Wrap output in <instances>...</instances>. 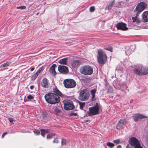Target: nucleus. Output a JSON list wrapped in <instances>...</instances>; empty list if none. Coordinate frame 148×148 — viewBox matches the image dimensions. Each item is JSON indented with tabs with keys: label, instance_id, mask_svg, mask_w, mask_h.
<instances>
[{
	"label": "nucleus",
	"instance_id": "nucleus-51",
	"mask_svg": "<svg viewBox=\"0 0 148 148\" xmlns=\"http://www.w3.org/2000/svg\"><path fill=\"white\" fill-rule=\"evenodd\" d=\"M127 148H128L127 146Z\"/></svg>",
	"mask_w": 148,
	"mask_h": 148
},
{
	"label": "nucleus",
	"instance_id": "nucleus-34",
	"mask_svg": "<svg viewBox=\"0 0 148 148\" xmlns=\"http://www.w3.org/2000/svg\"><path fill=\"white\" fill-rule=\"evenodd\" d=\"M120 140L119 139H118L116 140H113V142L114 143L118 144L120 143Z\"/></svg>",
	"mask_w": 148,
	"mask_h": 148
},
{
	"label": "nucleus",
	"instance_id": "nucleus-48",
	"mask_svg": "<svg viewBox=\"0 0 148 148\" xmlns=\"http://www.w3.org/2000/svg\"><path fill=\"white\" fill-rule=\"evenodd\" d=\"M34 68L33 67H31L30 68V71H34Z\"/></svg>",
	"mask_w": 148,
	"mask_h": 148
},
{
	"label": "nucleus",
	"instance_id": "nucleus-49",
	"mask_svg": "<svg viewBox=\"0 0 148 148\" xmlns=\"http://www.w3.org/2000/svg\"><path fill=\"white\" fill-rule=\"evenodd\" d=\"M34 86H30V88L31 89H32L34 88Z\"/></svg>",
	"mask_w": 148,
	"mask_h": 148
},
{
	"label": "nucleus",
	"instance_id": "nucleus-45",
	"mask_svg": "<svg viewBox=\"0 0 148 148\" xmlns=\"http://www.w3.org/2000/svg\"><path fill=\"white\" fill-rule=\"evenodd\" d=\"M8 120L10 121V122H12L14 121V119L12 118H9Z\"/></svg>",
	"mask_w": 148,
	"mask_h": 148
},
{
	"label": "nucleus",
	"instance_id": "nucleus-13",
	"mask_svg": "<svg viewBox=\"0 0 148 148\" xmlns=\"http://www.w3.org/2000/svg\"><path fill=\"white\" fill-rule=\"evenodd\" d=\"M126 123V121L125 119H121L119 121L116 126V129L118 130H120L123 129Z\"/></svg>",
	"mask_w": 148,
	"mask_h": 148
},
{
	"label": "nucleus",
	"instance_id": "nucleus-24",
	"mask_svg": "<svg viewBox=\"0 0 148 148\" xmlns=\"http://www.w3.org/2000/svg\"><path fill=\"white\" fill-rule=\"evenodd\" d=\"M38 74L36 73L34 74L31 77V79L32 80H34L36 79L38 76Z\"/></svg>",
	"mask_w": 148,
	"mask_h": 148
},
{
	"label": "nucleus",
	"instance_id": "nucleus-20",
	"mask_svg": "<svg viewBox=\"0 0 148 148\" xmlns=\"http://www.w3.org/2000/svg\"><path fill=\"white\" fill-rule=\"evenodd\" d=\"M115 0H112L106 7V10H109L111 9L115 2Z\"/></svg>",
	"mask_w": 148,
	"mask_h": 148
},
{
	"label": "nucleus",
	"instance_id": "nucleus-8",
	"mask_svg": "<svg viewBox=\"0 0 148 148\" xmlns=\"http://www.w3.org/2000/svg\"><path fill=\"white\" fill-rule=\"evenodd\" d=\"M130 143V145L134 147V148H143L140 145L139 141L134 137H131Z\"/></svg>",
	"mask_w": 148,
	"mask_h": 148
},
{
	"label": "nucleus",
	"instance_id": "nucleus-10",
	"mask_svg": "<svg viewBox=\"0 0 148 148\" xmlns=\"http://www.w3.org/2000/svg\"><path fill=\"white\" fill-rule=\"evenodd\" d=\"M126 25V24L123 22L119 23L116 25V27L118 30L125 31L128 29Z\"/></svg>",
	"mask_w": 148,
	"mask_h": 148
},
{
	"label": "nucleus",
	"instance_id": "nucleus-37",
	"mask_svg": "<svg viewBox=\"0 0 148 148\" xmlns=\"http://www.w3.org/2000/svg\"><path fill=\"white\" fill-rule=\"evenodd\" d=\"M34 98V96L31 95H29L27 96V99H33Z\"/></svg>",
	"mask_w": 148,
	"mask_h": 148
},
{
	"label": "nucleus",
	"instance_id": "nucleus-16",
	"mask_svg": "<svg viewBox=\"0 0 148 148\" xmlns=\"http://www.w3.org/2000/svg\"><path fill=\"white\" fill-rule=\"evenodd\" d=\"M41 85L43 87L48 88L49 86V83L47 79L44 77L42 80L41 82Z\"/></svg>",
	"mask_w": 148,
	"mask_h": 148
},
{
	"label": "nucleus",
	"instance_id": "nucleus-46",
	"mask_svg": "<svg viewBox=\"0 0 148 148\" xmlns=\"http://www.w3.org/2000/svg\"><path fill=\"white\" fill-rule=\"evenodd\" d=\"M7 134H8V133L7 132H5L3 133V134L2 136V138H3L4 137V136L5 135Z\"/></svg>",
	"mask_w": 148,
	"mask_h": 148
},
{
	"label": "nucleus",
	"instance_id": "nucleus-38",
	"mask_svg": "<svg viewBox=\"0 0 148 148\" xmlns=\"http://www.w3.org/2000/svg\"><path fill=\"white\" fill-rule=\"evenodd\" d=\"M113 92V88L110 86L108 88V92Z\"/></svg>",
	"mask_w": 148,
	"mask_h": 148
},
{
	"label": "nucleus",
	"instance_id": "nucleus-41",
	"mask_svg": "<svg viewBox=\"0 0 148 148\" xmlns=\"http://www.w3.org/2000/svg\"><path fill=\"white\" fill-rule=\"evenodd\" d=\"M125 52L126 53L127 55H130L131 53V51L130 50H128L125 51Z\"/></svg>",
	"mask_w": 148,
	"mask_h": 148
},
{
	"label": "nucleus",
	"instance_id": "nucleus-23",
	"mask_svg": "<svg viewBox=\"0 0 148 148\" xmlns=\"http://www.w3.org/2000/svg\"><path fill=\"white\" fill-rule=\"evenodd\" d=\"M11 63V62H8L2 64L0 66V68L7 67L9 66Z\"/></svg>",
	"mask_w": 148,
	"mask_h": 148
},
{
	"label": "nucleus",
	"instance_id": "nucleus-52",
	"mask_svg": "<svg viewBox=\"0 0 148 148\" xmlns=\"http://www.w3.org/2000/svg\"><path fill=\"white\" fill-rule=\"evenodd\" d=\"M147 139H148V137H147Z\"/></svg>",
	"mask_w": 148,
	"mask_h": 148
},
{
	"label": "nucleus",
	"instance_id": "nucleus-42",
	"mask_svg": "<svg viewBox=\"0 0 148 148\" xmlns=\"http://www.w3.org/2000/svg\"><path fill=\"white\" fill-rule=\"evenodd\" d=\"M104 49H105L110 51L111 52H112V48H105Z\"/></svg>",
	"mask_w": 148,
	"mask_h": 148
},
{
	"label": "nucleus",
	"instance_id": "nucleus-15",
	"mask_svg": "<svg viewBox=\"0 0 148 148\" xmlns=\"http://www.w3.org/2000/svg\"><path fill=\"white\" fill-rule=\"evenodd\" d=\"M57 66L56 64H53L50 67L49 71L50 73L54 76L56 75L57 73L55 71V68Z\"/></svg>",
	"mask_w": 148,
	"mask_h": 148
},
{
	"label": "nucleus",
	"instance_id": "nucleus-12",
	"mask_svg": "<svg viewBox=\"0 0 148 148\" xmlns=\"http://www.w3.org/2000/svg\"><path fill=\"white\" fill-rule=\"evenodd\" d=\"M58 69L60 73L64 74H66L69 72L68 68L66 66L59 65L58 66Z\"/></svg>",
	"mask_w": 148,
	"mask_h": 148
},
{
	"label": "nucleus",
	"instance_id": "nucleus-4",
	"mask_svg": "<svg viewBox=\"0 0 148 148\" xmlns=\"http://www.w3.org/2000/svg\"><path fill=\"white\" fill-rule=\"evenodd\" d=\"M135 74L139 76L144 75L148 74V67L140 66L133 69Z\"/></svg>",
	"mask_w": 148,
	"mask_h": 148
},
{
	"label": "nucleus",
	"instance_id": "nucleus-9",
	"mask_svg": "<svg viewBox=\"0 0 148 148\" xmlns=\"http://www.w3.org/2000/svg\"><path fill=\"white\" fill-rule=\"evenodd\" d=\"M147 6L146 4L144 2H140L138 4L134 11L137 12V13L139 14L145 9Z\"/></svg>",
	"mask_w": 148,
	"mask_h": 148
},
{
	"label": "nucleus",
	"instance_id": "nucleus-6",
	"mask_svg": "<svg viewBox=\"0 0 148 148\" xmlns=\"http://www.w3.org/2000/svg\"><path fill=\"white\" fill-rule=\"evenodd\" d=\"M64 86L67 88H72L75 87L76 83L75 81L72 79H68L64 80L63 82Z\"/></svg>",
	"mask_w": 148,
	"mask_h": 148
},
{
	"label": "nucleus",
	"instance_id": "nucleus-28",
	"mask_svg": "<svg viewBox=\"0 0 148 148\" xmlns=\"http://www.w3.org/2000/svg\"><path fill=\"white\" fill-rule=\"evenodd\" d=\"M106 145L108 146L110 148H112L114 146V143L110 142L107 143Z\"/></svg>",
	"mask_w": 148,
	"mask_h": 148
},
{
	"label": "nucleus",
	"instance_id": "nucleus-7",
	"mask_svg": "<svg viewBox=\"0 0 148 148\" xmlns=\"http://www.w3.org/2000/svg\"><path fill=\"white\" fill-rule=\"evenodd\" d=\"M64 109L67 110H71L74 108L72 101L70 100H64L63 101Z\"/></svg>",
	"mask_w": 148,
	"mask_h": 148
},
{
	"label": "nucleus",
	"instance_id": "nucleus-36",
	"mask_svg": "<svg viewBox=\"0 0 148 148\" xmlns=\"http://www.w3.org/2000/svg\"><path fill=\"white\" fill-rule=\"evenodd\" d=\"M80 92H89L87 89H85L81 90Z\"/></svg>",
	"mask_w": 148,
	"mask_h": 148
},
{
	"label": "nucleus",
	"instance_id": "nucleus-21",
	"mask_svg": "<svg viewBox=\"0 0 148 148\" xmlns=\"http://www.w3.org/2000/svg\"><path fill=\"white\" fill-rule=\"evenodd\" d=\"M67 58H65L62 59L58 61V62L59 63L61 64H63L64 65H66L67 64Z\"/></svg>",
	"mask_w": 148,
	"mask_h": 148
},
{
	"label": "nucleus",
	"instance_id": "nucleus-22",
	"mask_svg": "<svg viewBox=\"0 0 148 148\" xmlns=\"http://www.w3.org/2000/svg\"><path fill=\"white\" fill-rule=\"evenodd\" d=\"M41 135L43 137L45 136V133H47L49 132V130L48 129H41L40 130Z\"/></svg>",
	"mask_w": 148,
	"mask_h": 148
},
{
	"label": "nucleus",
	"instance_id": "nucleus-35",
	"mask_svg": "<svg viewBox=\"0 0 148 148\" xmlns=\"http://www.w3.org/2000/svg\"><path fill=\"white\" fill-rule=\"evenodd\" d=\"M26 8V7L25 6H21L17 7L16 8L17 9H20L21 10L25 9Z\"/></svg>",
	"mask_w": 148,
	"mask_h": 148
},
{
	"label": "nucleus",
	"instance_id": "nucleus-11",
	"mask_svg": "<svg viewBox=\"0 0 148 148\" xmlns=\"http://www.w3.org/2000/svg\"><path fill=\"white\" fill-rule=\"evenodd\" d=\"M132 117L134 120L136 121H137L139 120L140 119L148 118V117H146L143 114H134L133 115Z\"/></svg>",
	"mask_w": 148,
	"mask_h": 148
},
{
	"label": "nucleus",
	"instance_id": "nucleus-17",
	"mask_svg": "<svg viewBox=\"0 0 148 148\" xmlns=\"http://www.w3.org/2000/svg\"><path fill=\"white\" fill-rule=\"evenodd\" d=\"M142 18L144 22H148V11L145 12L143 13Z\"/></svg>",
	"mask_w": 148,
	"mask_h": 148
},
{
	"label": "nucleus",
	"instance_id": "nucleus-2",
	"mask_svg": "<svg viewBox=\"0 0 148 148\" xmlns=\"http://www.w3.org/2000/svg\"><path fill=\"white\" fill-rule=\"evenodd\" d=\"M101 111V106L99 103H97L93 106L89 108V110L87 113L89 116H91L98 114Z\"/></svg>",
	"mask_w": 148,
	"mask_h": 148
},
{
	"label": "nucleus",
	"instance_id": "nucleus-3",
	"mask_svg": "<svg viewBox=\"0 0 148 148\" xmlns=\"http://www.w3.org/2000/svg\"><path fill=\"white\" fill-rule=\"evenodd\" d=\"M97 59L99 64L102 66L105 64L107 60L106 53L102 49H99L98 51Z\"/></svg>",
	"mask_w": 148,
	"mask_h": 148
},
{
	"label": "nucleus",
	"instance_id": "nucleus-26",
	"mask_svg": "<svg viewBox=\"0 0 148 148\" xmlns=\"http://www.w3.org/2000/svg\"><path fill=\"white\" fill-rule=\"evenodd\" d=\"M61 143L62 145H66L67 144L66 140L64 139H62Z\"/></svg>",
	"mask_w": 148,
	"mask_h": 148
},
{
	"label": "nucleus",
	"instance_id": "nucleus-27",
	"mask_svg": "<svg viewBox=\"0 0 148 148\" xmlns=\"http://www.w3.org/2000/svg\"><path fill=\"white\" fill-rule=\"evenodd\" d=\"M55 135V134L54 133H51V134H48L47 137V139H50L53 138V136H54Z\"/></svg>",
	"mask_w": 148,
	"mask_h": 148
},
{
	"label": "nucleus",
	"instance_id": "nucleus-47",
	"mask_svg": "<svg viewBox=\"0 0 148 148\" xmlns=\"http://www.w3.org/2000/svg\"><path fill=\"white\" fill-rule=\"evenodd\" d=\"M71 115L72 116H76L77 115V114L76 113H72L71 114Z\"/></svg>",
	"mask_w": 148,
	"mask_h": 148
},
{
	"label": "nucleus",
	"instance_id": "nucleus-18",
	"mask_svg": "<svg viewBox=\"0 0 148 148\" xmlns=\"http://www.w3.org/2000/svg\"><path fill=\"white\" fill-rule=\"evenodd\" d=\"M80 62L78 60H73L71 63V65L73 67L76 68L80 65Z\"/></svg>",
	"mask_w": 148,
	"mask_h": 148
},
{
	"label": "nucleus",
	"instance_id": "nucleus-50",
	"mask_svg": "<svg viewBox=\"0 0 148 148\" xmlns=\"http://www.w3.org/2000/svg\"><path fill=\"white\" fill-rule=\"evenodd\" d=\"M122 147L121 145H119L116 148H121Z\"/></svg>",
	"mask_w": 148,
	"mask_h": 148
},
{
	"label": "nucleus",
	"instance_id": "nucleus-39",
	"mask_svg": "<svg viewBox=\"0 0 148 148\" xmlns=\"http://www.w3.org/2000/svg\"><path fill=\"white\" fill-rule=\"evenodd\" d=\"M95 8L94 6H91L90 8V11L91 12H93L95 11Z\"/></svg>",
	"mask_w": 148,
	"mask_h": 148
},
{
	"label": "nucleus",
	"instance_id": "nucleus-1",
	"mask_svg": "<svg viewBox=\"0 0 148 148\" xmlns=\"http://www.w3.org/2000/svg\"><path fill=\"white\" fill-rule=\"evenodd\" d=\"M62 95V93H47L45 95V98L48 103L54 104L60 101V96Z\"/></svg>",
	"mask_w": 148,
	"mask_h": 148
},
{
	"label": "nucleus",
	"instance_id": "nucleus-40",
	"mask_svg": "<svg viewBox=\"0 0 148 148\" xmlns=\"http://www.w3.org/2000/svg\"><path fill=\"white\" fill-rule=\"evenodd\" d=\"M47 115L46 112H43L42 114V116L43 118H44Z\"/></svg>",
	"mask_w": 148,
	"mask_h": 148
},
{
	"label": "nucleus",
	"instance_id": "nucleus-29",
	"mask_svg": "<svg viewBox=\"0 0 148 148\" xmlns=\"http://www.w3.org/2000/svg\"><path fill=\"white\" fill-rule=\"evenodd\" d=\"M54 112L55 114H58L60 113L61 112V111L58 108H56L54 109Z\"/></svg>",
	"mask_w": 148,
	"mask_h": 148
},
{
	"label": "nucleus",
	"instance_id": "nucleus-33",
	"mask_svg": "<svg viewBox=\"0 0 148 148\" xmlns=\"http://www.w3.org/2000/svg\"><path fill=\"white\" fill-rule=\"evenodd\" d=\"M34 132L36 135H38L40 133V131L37 130H34L33 131Z\"/></svg>",
	"mask_w": 148,
	"mask_h": 148
},
{
	"label": "nucleus",
	"instance_id": "nucleus-43",
	"mask_svg": "<svg viewBox=\"0 0 148 148\" xmlns=\"http://www.w3.org/2000/svg\"><path fill=\"white\" fill-rule=\"evenodd\" d=\"M58 139L56 138H55L53 141V143H58Z\"/></svg>",
	"mask_w": 148,
	"mask_h": 148
},
{
	"label": "nucleus",
	"instance_id": "nucleus-44",
	"mask_svg": "<svg viewBox=\"0 0 148 148\" xmlns=\"http://www.w3.org/2000/svg\"><path fill=\"white\" fill-rule=\"evenodd\" d=\"M96 89L95 88H94L91 90V92H96Z\"/></svg>",
	"mask_w": 148,
	"mask_h": 148
},
{
	"label": "nucleus",
	"instance_id": "nucleus-31",
	"mask_svg": "<svg viewBox=\"0 0 148 148\" xmlns=\"http://www.w3.org/2000/svg\"><path fill=\"white\" fill-rule=\"evenodd\" d=\"M44 70L43 67L42 66L40 67L38 70L37 71L36 73L39 75V74L40 73V72L42 71H43Z\"/></svg>",
	"mask_w": 148,
	"mask_h": 148
},
{
	"label": "nucleus",
	"instance_id": "nucleus-19",
	"mask_svg": "<svg viewBox=\"0 0 148 148\" xmlns=\"http://www.w3.org/2000/svg\"><path fill=\"white\" fill-rule=\"evenodd\" d=\"M138 15L137 14L136 15L135 17H132L133 20V22L134 23L136 22L137 23H140V21L139 18L138 17Z\"/></svg>",
	"mask_w": 148,
	"mask_h": 148
},
{
	"label": "nucleus",
	"instance_id": "nucleus-30",
	"mask_svg": "<svg viewBox=\"0 0 148 148\" xmlns=\"http://www.w3.org/2000/svg\"><path fill=\"white\" fill-rule=\"evenodd\" d=\"M53 91L54 92H61L56 87H53Z\"/></svg>",
	"mask_w": 148,
	"mask_h": 148
},
{
	"label": "nucleus",
	"instance_id": "nucleus-14",
	"mask_svg": "<svg viewBox=\"0 0 148 148\" xmlns=\"http://www.w3.org/2000/svg\"><path fill=\"white\" fill-rule=\"evenodd\" d=\"M89 97V93H80L78 98L80 100L84 101L88 99Z\"/></svg>",
	"mask_w": 148,
	"mask_h": 148
},
{
	"label": "nucleus",
	"instance_id": "nucleus-32",
	"mask_svg": "<svg viewBox=\"0 0 148 148\" xmlns=\"http://www.w3.org/2000/svg\"><path fill=\"white\" fill-rule=\"evenodd\" d=\"M92 94L91 100L92 101H94L96 100L95 97V93H91Z\"/></svg>",
	"mask_w": 148,
	"mask_h": 148
},
{
	"label": "nucleus",
	"instance_id": "nucleus-25",
	"mask_svg": "<svg viewBox=\"0 0 148 148\" xmlns=\"http://www.w3.org/2000/svg\"><path fill=\"white\" fill-rule=\"evenodd\" d=\"M79 105L80 106V108L82 110L83 107H84L85 104V103L84 102H79Z\"/></svg>",
	"mask_w": 148,
	"mask_h": 148
},
{
	"label": "nucleus",
	"instance_id": "nucleus-5",
	"mask_svg": "<svg viewBox=\"0 0 148 148\" xmlns=\"http://www.w3.org/2000/svg\"><path fill=\"white\" fill-rule=\"evenodd\" d=\"M93 68L89 65H86L82 66L80 69V73L85 75H90L93 73Z\"/></svg>",
	"mask_w": 148,
	"mask_h": 148
}]
</instances>
